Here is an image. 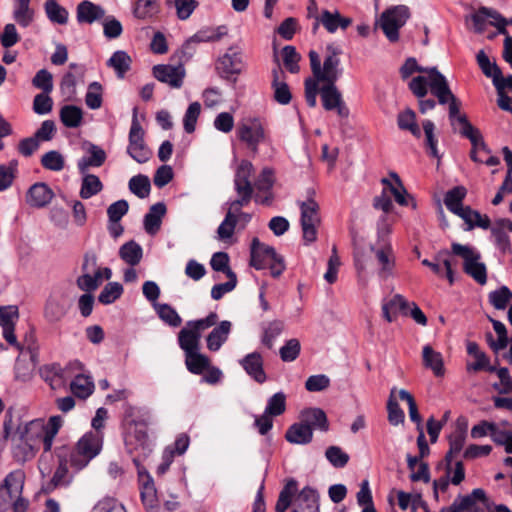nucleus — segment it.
<instances>
[{"instance_id":"f257e3e1","label":"nucleus","mask_w":512,"mask_h":512,"mask_svg":"<svg viewBox=\"0 0 512 512\" xmlns=\"http://www.w3.org/2000/svg\"><path fill=\"white\" fill-rule=\"evenodd\" d=\"M108 411L104 407L96 410L92 419V430L86 432L74 446H60L55 449L57 468L45 486V492L51 493L59 487H68L77 473L86 468L100 454L103 447L104 422Z\"/></svg>"},{"instance_id":"f03ea898","label":"nucleus","mask_w":512,"mask_h":512,"mask_svg":"<svg viewBox=\"0 0 512 512\" xmlns=\"http://www.w3.org/2000/svg\"><path fill=\"white\" fill-rule=\"evenodd\" d=\"M415 72L426 73L427 77L419 75L411 79L408 87L413 95L425 98L430 88L431 94L437 98L440 105H449V118L453 119L460 112L461 103L451 91L446 77L437 67L420 66L414 57H409L400 67L401 78L406 80Z\"/></svg>"},{"instance_id":"7ed1b4c3","label":"nucleus","mask_w":512,"mask_h":512,"mask_svg":"<svg viewBox=\"0 0 512 512\" xmlns=\"http://www.w3.org/2000/svg\"><path fill=\"white\" fill-rule=\"evenodd\" d=\"M148 426L125 428L124 445L126 452L130 455L138 474L145 470L143 462L150 456L153 450L152 441L148 435Z\"/></svg>"},{"instance_id":"20e7f679","label":"nucleus","mask_w":512,"mask_h":512,"mask_svg":"<svg viewBox=\"0 0 512 512\" xmlns=\"http://www.w3.org/2000/svg\"><path fill=\"white\" fill-rule=\"evenodd\" d=\"M250 266L256 270L268 268L274 278H278L286 269L283 256L265 243H262L257 237H254L250 245Z\"/></svg>"},{"instance_id":"39448f33","label":"nucleus","mask_w":512,"mask_h":512,"mask_svg":"<svg viewBox=\"0 0 512 512\" xmlns=\"http://www.w3.org/2000/svg\"><path fill=\"white\" fill-rule=\"evenodd\" d=\"M314 194V190H310L307 200L298 202L301 212L300 224L304 245H310L317 240V226L320 224V208L319 204L313 198Z\"/></svg>"},{"instance_id":"423d86ee","label":"nucleus","mask_w":512,"mask_h":512,"mask_svg":"<svg viewBox=\"0 0 512 512\" xmlns=\"http://www.w3.org/2000/svg\"><path fill=\"white\" fill-rule=\"evenodd\" d=\"M452 254L463 259V270L477 283L484 285L487 282V270L484 263L480 262V253L469 245L453 242Z\"/></svg>"},{"instance_id":"0eeeda50","label":"nucleus","mask_w":512,"mask_h":512,"mask_svg":"<svg viewBox=\"0 0 512 512\" xmlns=\"http://www.w3.org/2000/svg\"><path fill=\"white\" fill-rule=\"evenodd\" d=\"M144 137L145 131L137 119V108H134L126 152L133 160L140 164L148 162L152 157V151L146 144Z\"/></svg>"},{"instance_id":"6e6552de","label":"nucleus","mask_w":512,"mask_h":512,"mask_svg":"<svg viewBox=\"0 0 512 512\" xmlns=\"http://www.w3.org/2000/svg\"><path fill=\"white\" fill-rule=\"evenodd\" d=\"M245 68L243 53L240 48L231 46L218 58L215 69L220 78L236 83L237 76Z\"/></svg>"},{"instance_id":"1a4fd4ad","label":"nucleus","mask_w":512,"mask_h":512,"mask_svg":"<svg viewBox=\"0 0 512 512\" xmlns=\"http://www.w3.org/2000/svg\"><path fill=\"white\" fill-rule=\"evenodd\" d=\"M25 472L21 469L11 471L0 485V512H8L12 503L23 493Z\"/></svg>"},{"instance_id":"9d476101","label":"nucleus","mask_w":512,"mask_h":512,"mask_svg":"<svg viewBox=\"0 0 512 512\" xmlns=\"http://www.w3.org/2000/svg\"><path fill=\"white\" fill-rule=\"evenodd\" d=\"M409 17L410 11L405 5L395 6L382 13L380 26L390 42L399 40V29L405 25Z\"/></svg>"},{"instance_id":"9b49d317","label":"nucleus","mask_w":512,"mask_h":512,"mask_svg":"<svg viewBox=\"0 0 512 512\" xmlns=\"http://www.w3.org/2000/svg\"><path fill=\"white\" fill-rule=\"evenodd\" d=\"M237 137L244 142L254 153L258 152V147L265 141V128L259 118L244 119L237 128Z\"/></svg>"},{"instance_id":"f8f14e48","label":"nucleus","mask_w":512,"mask_h":512,"mask_svg":"<svg viewBox=\"0 0 512 512\" xmlns=\"http://www.w3.org/2000/svg\"><path fill=\"white\" fill-rule=\"evenodd\" d=\"M474 31L482 34L486 29V21L497 29V33L508 35V30L504 27V16L494 8L480 6L477 11L470 16Z\"/></svg>"},{"instance_id":"ddd939ff","label":"nucleus","mask_w":512,"mask_h":512,"mask_svg":"<svg viewBox=\"0 0 512 512\" xmlns=\"http://www.w3.org/2000/svg\"><path fill=\"white\" fill-rule=\"evenodd\" d=\"M12 429V417L7 418V416H5L3 421V437L4 439L11 438L13 442L12 455L14 460L21 463L31 460L38 450L28 442H25L23 438L19 437L15 432L12 434Z\"/></svg>"},{"instance_id":"4468645a","label":"nucleus","mask_w":512,"mask_h":512,"mask_svg":"<svg viewBox=\"0 0 512 512\" xmlns=\"http://www.w3.org/2000/svg\"><path fill=\"white\" fill-rule=\"evenodd\" d=\"M274 184V170L269 167L263 168L253 184L254 190H256L254 193L255 203L263 206H271L274 201Z\"/></svg>"},{"instance_id":"2eb2a0df","label":"nucleus","mask_w":512,"mask_h":512,"mask_svg":"<svg viewBox=\"0 0 512 512\" xmlns=\"http://www.w3.org/2000/svg\"><path fill=\"white\" fill-rule=\"evenodd\" d=\"M455 499L463 512H488L493 507V501L482 488H475L466 495L459 494Z\"/></svg>"},{"instance_id":"dca6fc26","label":"nucleus","mask_w":512,"mask_h":512,"mask_svg":"<svg viewBox=\"0 0 512 512\" xmlns=\"http://www.w3.org/2000/svg\"><path fill=\"white\" fill-rule=\"evenodd\" d=\"M320 96L325 110H336L337 115L343 119L349 117L350 110L343 101L342 95L336 87V83H324L320 88Z\"/></svg>"},{"instance_id":"f3484780","label":"nucleus","mask_w":512,"mask_h":512,"mask_svg":"<svg viewBox=\"0 0 512 512\" xmlns=\"http://www.w3.org/2000/svg\"><path fill=\"white\" fill-rule=\"evenodd\" d=\"M327 52L324 59L323 66L320 68V73L317 74L316 80L324 83H336L342 74V69L339 68L340 59L339 55L341 50L333 45H327Z\"/></svg>"},{"instance_id":"a211bd4d","label":"nucleus","mask_w":512,"mask_h":512,"mask_svg":"<svg viewBox=\"0 0 512 512\" xmlns=\"http://www.w3.org/2000/svg\"><path fill=\"white\" fill-rule=\"evenodd\" d=\"M185 68L177 65L158 64L153 67V76L160 82L168 84L172 88H181L185 78Z\"/></svg>"},{"instance_id":"6ab92c4d","label":"nucleus","mask_w":512,"mask_h":512,"mask_svg":"<svg viewBox=\"0 0 512 512\" xmlns=\"http://www.w3.org/2000/svg\"><path fill=\"white\" fill-rule=\"evenodd\" d=\"M451 255H453L452 249L451 250L442 249L434 256V261H430L428 259H423L421 263H422V265L430 268L431 271L434 274H436L437 276L443 277L444 274H443V271L439 264V262L441 261L445 268V277L447 278L449 284L453 285L455 282V277H454L452 260L450 259Z\"/></svg>"},{"instance_id":"aec40b11","label":"nucleus","mask_w":512,"mask_h":512,"mask_svg":"<svg viewBox=\"0 0 512 512\" xmlns=\"http://www.w3.org/2000/svg\"><path fill=\"white\" fill-rule=\"evenodd\" d=\"M239 364L257 383L262 384L267 380V375L264 370V360L259 352L254 351L245 355L239 360Z\"/></svg>"},{"instance_id":"412c9836","label":"nucleus","mask_w":512,"mask_h":512,"mask_svg":"<svg viewBox=\"0 0 512 512\" xmlns=\"http://www.w3.org/2000/svg\"><path fill=\"white\" fill-rule=\"evenodd\" d=\"M275 58H277L275 56ZM276 66L272 69V89L274 90V100L281 104L287 105L292 99V94L288 84L285 82V72L282 70L278 59Z\"/></svg>"},{"instance_id":"4be33fe9","label":"nucleus","mask_w":512,"mask_h":512,"mask_svg":"<svg viewBox=\"0 0 512 512\" xmlns=\"http://www.w3.org/2000/svg\"><path fill=\"white\" fill-rule=\"evenodd\" d=\"M86 152L89 156H83L77 161V168L80 174L88 172L90 167H101L107 158L106 152L98 145L86 142Z\"/></svg>"},{"instance_id":"5701e85b","label":"nucleus","mask_w":512,"mask_h":512,"mask_svg":"<svg viewBox=\"0 0 512 512\" xmlns=\"http://www.w3.org/2000/svg\"><path fill=\"white\" fill-rule=\"evenodd\" d=\"M54 197L52 189L43 182L33 184L26 195V202L34 208H43L47 206Z\"/></svg>"},{"instance_id":"b1692460","label":"nucleus","mask_w":512,"mask_h":512,"mask_svg":"<svg viewBox=\"0 0 512 512\" xmlns=\"http://www.w3.org/2000/svg\"><path fill=\"white\" fill-rule=\"evenodd\" d=\"M151 413L149 410L126 403L123 407V425L125 428L151 424Z\"/></svg>"},{"instance_id":"393cba45","label":"nucleus","mask_w":512,"mask_h":512,"mask_svg":"<svg viewBox=\"0 0 512 512\" xmlns=\"http://www.w3.org/2000/svg\"><path fill=\"white\" fill-rule=\"evenodd\" d=\"M104 17L105 10L98 4L84 0L77 5L76 19L79 24H92Z\"/></svg>"},{"instance_id":"a878e982","label":"nucleus","mask_w":512,"mask_h":512,"mask_svg":"<svg viewBox=\"0 0 512 512\" xmlns=\"http://www.w3.org/2000/svg\"><path fill=\"white\" fill-rule=\"evenodd\" d=\"M300 421L310 426V429L327 432L329 421L326 413L317 407L305 408L300 412Z\"/></svg>"},{"instance_id":"bb28decb","label":"nucleus","mask_w":512,"mask_h":512,"mask_svg":"<svg viewBox=\"0 0 512 512\" xmlns=\"http://www.w3.org/2000/svg\"><path fill=\"white\" fill-rule=\"evenodd\" d=\"M253 165L250 161L242 160L234 175V190L236 193H252L254 187L250 181Z\"/></svg>"},{"instance_id":"cd10ccee","label":"nucleus","mask_w":512,"mask_h":512,"mask_svg":"<svg viewBox=\"0 0 512 512\" xmlns=\"http://www.w3.org/2000/svg\"><path fill=\"white\" fill-rule=\"evenodd\" d=\"M291 512H319V494L317 490L305 486L299 492L295 508Z\"/></svg>"},{"instance_id":"c85d7f7f","label":"nucleus","mask_w":512,"mask_h":512,"mask_svg":"<svg viewBox=\"0 0 512 512\" xmlns=\"http://www.w3.org/2000/svg\"><path fill=\"white\" fill-rule=\"evenodd\" d=\"M320 21L321 25L329 33H335L339 28L346 30L352 24V19L342 16L338 10L334 12L327 9L322 10L320 13Z\"/></svg>"},{"instance_id":"c756f323","label":"nucleus","mask_w":512,"mask_h":512,"mask_svg":"<svg viewBox=\"0 0 512 512\" xmlns=\"http://www.w3.org/2000/svg\"><path fill=\"white\" fill-rule=\"evenodd\" d=\"M232 329V324L228 320L221 321L206 337L207 348L212 351H218L228 340Z\"/></svg>"},{"instance_id":"7c9ffc66","label":"nucleus","mask_w":512,"mask_h":512,"mask_svg":"<svg viewBox=\"0 0 512 512\" xmlns=\"http://www.w3.org/2000/svg\"><path fill=\"white\" fill-rule=\"evenodd\" d=\"M42 432L43 424L39 420H33L24 425H19L15 431L19 437L23 438L25 442H28L37 450L41 443Z\"/></svg>"},{"instance_id":"2f4dec72","label":"nucleus","mask_w":512,"mask_h":512,"mask_svg":"<svg viewBox=\"0 0 512 512\" xmlns=\"http://www.w3.org/2000/svg\"><path fill=\"white\" fill-rule=\"evenodd\" d=\"M285 439L291 444L306 445L313 440V432L310 426L299 421L286 430Z\"/></svg>"},{"instance_id":"473e14b6","label":"nucleus","mask_w":512,"mask_h":512,"mask_svg":"<svg viewBox=\"0 0 512 512\" xmlns=\"http://www.w3.org/2000/svg\"><path fill=\"white\" fill-rule=\"evenodd\" d=\"M284 327V322L278 319L261 323V344L267 349H272L274 347L275 340L284 331Z\"/></svg>"},{"instance_id":"72a5a7b5","label":"nucleus","mask_w":512,"mask_h":512,"mask_svg":"<svg viewBox=\"0 0 512 512\" xmlns=\"http://www.w3.org/2000/svg\"><path fill=\"white\" fill-rule=\"evenodd\" d=\"M166 213V205L158 202L150 207L149 212L144 216V229L150 235H155L162 223V218Z\"/></svg>"},{"instance_id":"f704fd0d","label":"nucleus","mask_w":512,"mask_h":512,"mask_svg":"<svg viewBox=\"0 0 512 512\" xmlns=\"http://www.w3.org/2000/svg\"><path fill=\"white\" fill-rule=\"evenodd\" d=\"M391 177L395 180L397 185H393L388 179L383 178L382 184L389 190V192L394 196L395 201L401 206H408V198L411 199L412 207L416 208L415 200L407 194L406 189L404 188L400 177L397 173H390Z\"/></svg>"},{"instance_id":"c9c22d12","label":"nucleus","mask_w":512,"mask_h":512,"mask_svg":"<svg viewBox=\"0 0 512 512\" xmlns=\"http://www.w3.org/2000/svg\"><path fill=\"white\" fill-rule=\"evenodd\" d=\"M132 13L139 20L153 19L160 13L159 0H137L133 4Z\"/></svg>"},{"instance_id":"e433bc0d","label":"nucleus","mask_w":512,"mask_h":512,"mask_svg":"<svg viewBox=\"0 0 512 512\" xmlns=\"http://www.w3.org/2000/svg\"><path fill=\"white\" fill-rule=\"evenodd\" d=\"M200 339L201 334L187 325L178 333V344L185 354L199 350Z\"/></svg>"},{"instance_id":"4c0bfd02","label":"nucleus","mask_w":512,"mask_h":512,"mask_svg":"<svg viewBox=\"0 0 512 512\" xmlns=\"http://www.w3.org/2000/svg\"><path fill=\"white\" fill-rule=\"evenodd\" d=\"M375 256L380 265L379 276L384 279L391 276L395 267V258L391 246L387 245L376 249Z\"/></svg>"},{"instance_id":"58836bf2","label":"nucleus","mask_w":512,"mask_h":512,"mask_svg":"<svg viewBox=\"0 0 512 512\" xmlns=\"http://www.w3.org/2000/svg\"><path fill=\"white\" fill-rule=\"evenodd\" d=\"M423 365L433 371L437 377L444 375V363L440 352L435 351L430 345H425L422 351Z\"/></svg>"},{"instance_id":"ea45409f","label":"nucleus","mask_w":512,"mask_h":512,"mask_svg":"<svg viewBox=\"0 0 512 512\" xmlns=\"http://www.w3.org/2000/svg\"><path fill=\"white\" fill-rule=\"evenodd\" d=\"M131 64V57L123 50L115 51L106 62V65L113 68L116 76L120 79L124 78L126 73L131 69Z\"/></svg>"},{"instance_id":"a19ab883","label":"nucleus","mask_w":512,"mask_h":512,"mask_svg":"<svg viewBox=\"0 0 512 512\" xmlns=\"http://www.w3.org/2000/svg\"><path fill=\"white\" fill-rule=\"evenodd\" d=\"M70 389L74 396L87 399L94 392L95 385L90 376L78 374L71 381Z\"/></svg>"},{"instance_id":"79ce46f5","label":"nucleus","mask_w":512,"mask_h":512,"mask_svg":"<svg viewBox=\"0 0 512 512\" xmlns=\"http://www.w3.org/2000/svg\"><path fill=\"white\" fill-rule=\"evenodd\" d=\"M119 257L128 265L134 267L142 260L143 249L136 241L130 240L119 248Z\"/></svg>"},{"instance_id":"37998d69","label":"nucleus","mask_w":512,"mask_h":512,"mask_svg":"<svg viewBox=\"0 0 512 512\" xmlns=\"http://www.w3.org/2000/svg\"><path fill=\"white\" fill-rule=\"evenodd\" d=\"M298 490V482L294 478H290L286 481L284 487L279 493L275 512H286L292 503V499Z\"/></svg>"},{"instance_id":"c03bdc74","label":"nucleus","mask_w":512,"mask_h":512,"mask_svg":"<svg viewBox=\"0 0 512 512\" xmlns=\"http://www.w3.org/2000/svg\"><path fill=\"white\" fill-rule=\"evenodd\" d=\"M448 440L449 450L447 451L444 458L447 465V473L451 471L453 457L459 454L464 448L466 442V432L464 430H456L449 436Z\"/></svg>"},{"instance_id":"a18cd8bd","label":"nucleus","mask_w":512,"mask_h":512,"mask_svg":"<svg viewBox=\"0 0 512 512\" xmlns=\"http://www.w3.org/2000/svg\"><path fill=\"white\" fill-rule=\"evenodd\" d=\"M185 365L190 373L200 375L209 368L210 359L196 350L185 354Z\"/></svg>"},{"instance_id":"49530a36","label":"nucleus","mask_w":512,"mask_h":512,"mask_svg":"<svg viewBox=\"0 0 512 512\" xmlns=\"http://www.w3.org/2000/svg\"><path fill=\"white\" fill-rule=\"evenodd\" d=\"M81 175L83 177L79 195L82 199H89L102 191L103 184L97 175L88 172Z\"/></svg>"},{"instance_id":"de8ad7c7","label":"nucleus","mask_w":512,"mask_h":512,"mask_svg":"<svg viewBox=\"0 0 512 512\" xmlns=\"http://www.w3.org/2000/svg\"><path fill=\"white\" fill-rule=\"evenodd\" d=\"M397 124L399 129L409 131L416 138H420L422 135L421 129L416 121V114L410 108L398 114Z\"/></svg>"},{"instance_id":"09e8293b","label":"nucleus","mask_w":512,"mask_h":512,"mask_svg":"<svg viewBox=\"0 0 512 512\" xmlns=\"http://www.w3.org/2000/svg\"><path fill=\"white\" fill-rule=\"evenodd\" d=\"M467 190L464 186H455L448 190L444 196V204L446 208L453 214L458 213V210L463 206Z\"/></svg>"},{"instance_id":"8fccbe9b","label":"nucleus","mask_w":512,"mask_h":512,"mask_svg":"<svg viewBox=\"0 0 512 512\" xmlns=\"http://www.w3.org/2000/svg\"><path fill=\"white\" fill-rule=\"evenodd\" d=\"M44 9L47 18L59 25H65L68 22L69 13L67 9L61 6L56 0H46Z\"/></svg>"},{"instance_id":"3c124183","label":"nucleus","mask_w":512,"mask_h":512,"mask_svg":"<svg viewBox=\"0 0 512 512\" xmlns=\"http://www.w3.org/2000/svg\"><path fill=\"white\" fill-rule=\"evenodd\" d=\"M476 61L483 74L491 78L493 84H497L496 81L501 76V69L496 62H491L484 50H480L476 54Z\"/></svg>"},{"instance_id":"603ef678","label":"nucleus","mask_w":512,"mask_h":512,"mask_svg":"<svg viewBox=\"0 0 512 512\" xmlns=\"http://www.w3.org/2000/svg\"><path fill=\"white\" fill-rule=\"evenodd\" d=\"M60 120L65 127L77 128L83 120L81 108L74 105H65L60 110Z\"/></svg>"},{"instance_id":"864d4df0","label":"nucleus","mask_w":512,"mask_h":512,"mask_svg":"<svg viewBox=\"0 0 512 512\" xmlns=\"http://www.w3.org/2000/svg\"><path fill=\"white\" fill-rule=\"evenodd\" d=\"M165 4L174 6L177 18L182 21L187 20L199 6L197 0H166Z\"/></svg>"},{"instance_id":"5fc2aeb1","label":"nucleus","mask_w":512,"mask_h":512,"mask_svg":"<svg viewBox=\"0 0 512 512\" xmlns=\"http://www.w3.org/2000/svg\"><path fill=\"white\" fill-rule=\"evenodd\" d=\"M31 0H15L13 17L22 27H28L33 20V11L30 9Z\"/></svg>"},{"instance_id":"6e6d98bb","label":"nucleus","mask_w":512,"mask_h":512,"mask_svg":"<svg viewBox=\"0 0 512 512\" xmlns=\"http://www.w3.org/2000/svg\"><path fill=\"white\" fill-rule=\"evenodd\" d=\"M396 391L395 387L391 389L390 396L387 401L388 421L393 426L402 424L405 420V413L399 406L395 397Z\"/></svg>"},{"instance_id":"4d7b16f0","label":"nucleus","mask_w":512,"mask_h":512,"mask_svg":"<svg viewBox=\"0 0 512 512\" xmlns=\"http://www.w3.org/2000/svg\"><path fill=\"white\" fill-rule=\"evenodd\" d=\"M286 400V394L282 391L273 394L268 398L264 412L272 417L282 415L286 411Z\"/></svg>"},{"instance_id":"13d9d810","label":"nucleus","mask_w":512,"mask_h":512,"mask_svg":"<svg viewBox=\"0 0 512 512\" xmlns=\"http://www.w3.org/2000/svg\"><path fill=\"white\" fill-rule=\"evenodd\" d=\"M158 317L171 327H178L182 323V319L178 312L170 304L162 303L155 305Z\"/></svg>"},{"instance_id":"bf43d9fd","label":"nucleus","mask_w":512,"mask_h":512,"mask_svg":"<svg viewBox=\"0 0 512 512\" xmlns=\"http://www.w3.org/2000/svg\"><path fill=\"white\" fill-rule=\"evenodd\" d=\"M123 292L122 284L119 282H109L100 292L98 301L104 305L112 304L122 296Z\"/></svg>"},{"instance_id":"052dcab7","label":"nucleus","mask_w":512,"mask_h":512,"mask_svg":"<svg viewBox=\"0 0 512 512\" xmlns=\"http://www.w3.org/2000/svg\"><path fill=\"white\" fill-rule=\"evenodd\" d=\"M129 189L137 197L146 198L151 190V184L148 176L138 174L129 180Z\"/></svg>"},{"instance_id":"680f3d73","label":"nucleus","mask_w":512,"mask_h":512,"mask_svg":"<svg viewBox=\"0 0 512 512\" xmlns=\"http://www.w3.org/2000/svg\"><path fill=\"white\" fill-rule=\"evenodd\" d=\"M489 302L497 310H504L512 299V292L507 286L491 291L488 295Z\"/></svg>"},{"instance_id":"e2e57ef3","label":"nucleus","mask_w":512,"mask_h":512,"mask_svg":"<svg viewBox=\"0 0 512 512\" xmlns=\"http://www.w3.org/2000/svg\"><path fill=\"white\" fill-rule=\"evenodd\" d=\"M17 167V160H11L8 165H0V192L7 190L12 185L18 171Z\"/></svg>"},{"instance_id":"0e129e2a","label":"nucleus","mask_w":512,"mask_h":512,"mask_svg":"<svg viewBox=\"0 0 512 512\" xmlns=\"http://www.w3.org/2000/svg\"><path fill=\"white\" fill-rule=\"evenodd\" d=\"M282 58L285 68L292 74L299 72V61L301 59L300 54L296 51V48L291 45H287L282 49Z\"/></svg>"},{"instance_id":"69168bd1","label":"nucleus","mask_w":512,"mask_h":512,"mask_svg":"<svg viewBox=\"0 0 512 512\" xmlns=\"http://www.w3.org/2000/svg\"><path fill=\"white\" fill-rule=\"evenodd\" d=\"M196 44H198L197 41L193 40V37L191 36L183 43L181 48L173 54L172 60L176 61L184 67V64L190 61L195 54Z\"/></svg>"},{"instance_id":"338daca9","label":"nucleus","mask_w":512,"mask_h":512,"mask_svg":"<svg viewBox=\"0 0 512 512\" xmlns=\"http://www.w3.org/2000/svg\"><path fill=\"white\" fill-rule=\"evenodd\" d=\"M41 165L50 171H61L64 168L65 161L60 152L51 150L41 157Z\"/></svg>"},{"instance_id":"774afa93","label":"nucleus","mask_w":512,"mask_h":512,"mask_svg":"<svg viewBox=\"0 0 512 512\" xmlns=\"http://www.w3.org/2000/svg\"><path fill=\"white\" fill-rule=\"evenodd\" d=\"M92 512H127L124 505L114 497H104L99 500Z\"/></svg>"}]
</instances>
